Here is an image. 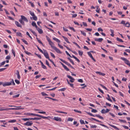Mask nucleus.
<instances>
[{
    "label": "nucleus",
    "mask_w": 130,
    "mask_h": 130,
    "mask_svg": "<svg viewBox=\"0 0 130 130\" xmlns=\"http://www.w3.org/2000/svg\"><path fill=\"white\" fill-rule=\"evenodd\" d=\"M130 26V24L128 22H127L125 24L126 26L127 27H129Z\"/></svg>",
    "instance_id": "40"
},
{
    "label": "nucleus",
    "mask_w": 130,
    "mask_h": 130,
    "mask_svg": "<svg viewBox=\"0 0 130 130\" xmlns=\"http://www.w3.org/2000/svg\"><path fill=\"white\" fill-rule=\"evenodd\" d=\"M23 42H24L25 44L28 45V43L24 39H21Z\"/></svg>",
    "instance_id": "26"
},
{
    "label": "nucleus",
    "mask_w": 130,
    "mask_h": 130,
    "mask_svg": "<svg viewBox=\"0 0 130 130\" xmlns=\"http://www.w3.org/2000/svg\"><path fill=\"white\" fill-rule=\"evenodd\" d=\"M66 89V88H63L60 89L58 90V91H64Z\"/></svg>",
    "instance_id": "32"
},
{
    "label": "nucleus",
    "mask_w": 130,
    "mask_h": 130,
    "mask_svg": "<svg viewBox=\"0 0 130 130\" xmlns=\"http://www.w3.org/2000/svg\"><path fill=\"white\" fill-rule=\"evenodd\" d=\"M38 113H42L43 114H45L46 112L45 111H39L38 112Z\"/></svg>",
    "instance_id": "58"
},
{
    "label": "nucleus",
    "mask_w": 130,
    "mask_h": 130,
    "mask_svg": "<svg viewBox=\"0 0 130 130\" xmlns=\"http://www.w3.org/2000/svg\"><path fill=\"white\" fill-rule=\"evenodd\" d=\"M41 66L42 68L44 69H46L47 68L45 66L44 64L43 63L41 64Z\"/></svg>",
    "instance_id": "23"
},
{
    "label": "nucleus",
    "mask_w": 130,
    "mask_h": 130,
    "mask_svg": "<svg viewBox=\"0 0 130 130\" xmlns=\"http://www.w3.org/2000/svg\"><path fill=\"white\" fill-rule=\"evenodd\" d=\"M27 115H32L34 116H37L38 117L39 115L37 114H34L33 113H27Z\"/></svg>",
    "instance_id": "10"
},
{
    "label": "nucleus",
    "mask_w": 130,
    "mask_h": 130,
    "mask_svg": "<svg viewBox=\"0 0 130 130\" xmlns=\"http://www.w3.org/2000/svg\"><path fill=\"white\" fill-rule=\"evenodd\" d=\"M98 31H103V30L101 27L98 28Z\"/></svg>",
    "instance_id": "55"
},
{
    "label": "nucleus",
    "mask_w": 130,
    "mask_h": 130,
    "mask_svg": "<svg viewBox=\"0 0 130 130\" xmlns=\"http://www.w3.org/2000/svg\"><path fill=\"white\" fill-rule=\"evenodd\" d=\"M54 119L57 121L61 122L62 121L61 118L58 117H54Z\"/></svg>",
    "instance_id": "6"
},
{
    "label": "nucleus",
    "mask_w": 130,
    "mask_h": 130,
    "mask_svg": "<svg viewBox=\"0 0 130 130\" xmlns=\"http://www.w3.org/2000/svg\"><path fill=\"white\" fill-rule=\"evenodd\" d=\"M51 55V56L54 58H55V56L53 54V53H52L51 52L50 53Z\"/></svg>",
    "instance_id": "51"
},
{
    "label": "nucleus",
    "mask_w": 130,
    "mask_h": 130,
    "mask_svg": "<svg viewBox=\"0 0 130 130\" xmlns=\"http://www.w3.org/2000/svg\"><path fill=\"white\" fill-rule=\"evenodd\" d=\"M103 40V39L102 38H99L98 39V41L99 42H101Z\"/></svg>",
    "instance_id": "44"
},
{
    "label": "nucleus",
    "mask_w": 130,
    "mask_h": 130,
    "mask_svg": "<svg viewBox=\"0 0 130 130\" xmlns=\"http://www.w3.org/2000/svg\"><path fill=\"white\" fill-rule=\"evenodd\" d=\"M119 120L120 121V122H123L124 123H126V121L125 120H121V119H119Z\"/></svg>",
    "instance_id": "47"
},
{
    "label": "nucleus",
    "mask_w": 130,
    "mask_h": 130,
    "mask_svg": "<svg viewBox=\"0 0 130 130\" xmlns=\"http://www.w3.org/2000/svg\"><path fill=\"white\" fill-rule=\"evenodd\" d=\"M44 54V56H45V57L47 59H49V55L47 53V52L45 51V52H43V53Z\"/></svg>",
    "instance_id": "7"
},
{
    "label": "nucleus",
    "mask_w": 130,
    "mask_h": 130,
    "mask_svg": "<svg viewBox=\"0 0 130 130\" xmlns=\"http://www.w3.org/2000/svg\"><path fill=\"white\" fill-rule=\"evenodd\" d=\"M99 10L100 9H99V7H98L97 8H96V12L98 13H99Z\"/></svg>",
    "instance_id": "60"
},
{
    "label": "nucleus",
    "mask_w": 130,
    "mask_h": 130,
    "mask_svg": "<svg viewBox=\"0 0 130 130\" xmlns=\"http://www.w3.org/2000/svg\"><path fill=\"white\" fill-rule=\"evenodd\" d=\"M63 67L67 71H68L69 70V69L65 65H64Z\"/></svg>",
    "instance_id": "30"
},
{
    "label": "nucleus",
    "mask_w": 130,
    "mask_h": 130,
    "mask_svg": "<svg viewBox=\"0 0 130 130\" xmlns=\"http://www.w3.org/2000/svg\"><path fill=\"white\" fill-rule=\"evenodd\" d=\"M17 36L22 37V35L21 33L17 32L16 33Z\"/></svg>",
    "instance_id": "24"
},
{
    "label": "nucleus",
    "mask_w": 130,
    "mask_h": 130,
    "mask_svg": "<svg viewBox=\"0 0 130 130\" xmlns=\"http://www.w3.org/2000/svg\"><path fill=\"white\" fill-rule=\"evenodd\" d=\"M78 81L79 82H80V83H83V80L82 79H78Z\"/></svg>",
    "instance_id": "59"
},
{
    "label": "nucleus",
    "mask_w": 130,
    "mask_h": 130,
    "mask_svg": "<svg viewBox=\"0 0 130 130\" xmlns=\"http://www.w3.org/2000/svg\"><path fill=\"white\" fill-rule=\"evenodd\" d=\"M15 83L17 84H19L20 83V82L19 80H15Z\"/></svg>",
    "instance_id": "54"
},
{
    "label": "nucleus",
    "mask_w": 130,
    "mask_h": 130,
    "mask_svg": "<svg viewBox=\"0 0 130 130\" xmlns=\"http://www.w3.org/2000/svg\"><path fill=\"white\" fill-rule=\"evenodd\" d=\"M56 52L58 53L61 54L62 53V52L60 51L56 47L54 49Z\"/></svg>",
    "instance_id": "11"
},
{
    "label": "nucleus",
    "mask_w": 130,
    "mask_h": 130,
    "mask_svg": "<svg viewBox=\"0 0 130 130\" xmlns=\"http://www.w3.org/2000/svg\"><path fill=\"white\" fill-rule=\"evenodd\" d=\"M73 120V119L72 118H69L67 120L68 121H72Z\"/></svg>",
    "instance_id": "45"
},
{
    "label": "nucleus",
    "mask_w": 130,
    "mask_h": 130,
    "mask_svg": "<svg viewBox=\"0 0 130 130\" xmlns=\"http://www.w3.org/2000/svg\"><path fill=\"white\" fill-rule=\"evenodd\" d=\"M53 39L55 41H56L58 43H60V41L57 38H53Z\"/></svg>",
    "instance_id": "19"
},
{
    "label": "nucleus",
    "mask_w": 130,
    "mask_h": 130,
    "mask_svg": "<svg viewBox=\"0 0 130 130\" xmlns=\"http://www.w3.org/2000/svg\"><path fill=\"white\" fill-rule=\"evenodd\" d=\"M95 116L99 118H100L101 119H104V118H103V117H102L101 116L99 115H95Z\"/></svg>",
    "instance_id": "21"
},
{
    "label": "nucleus",
    "mask_w": 130,
    "mask_h": 130,
    "mask_svg": "<svg viewBox=\"0 0 130 130\" xmlns=\"http://www.w3.org/2000/svg\"><path fill=\"white\" fill-rule=\"evenodd\" d=\"M24 108H9V109H9V110H19V109H23Z\"/></svg>",
    "instance_id": "12"
},
{
    "label": "nucleus",
    "mask_w": 130,
    "mask_h": 130,
    "mask_svg": "<svg viewBox=\"0 0 130 130\" xmlns=\"http://www.w3.org/2000/svg\"><path fill=\"white\" fill-rule=\"evenodd\" d=\"M46 39L49 43L50 42V41H51L50 38L48 37L47 36H46Z\"/></svg>",
    "instance_id": "35"
},
{
    "label": "nucleus",
    "mask_w": 130,
    "mask_h": 130,
    "mask_svg": "<svg viewBox=\"0 0 130 130\" xmlns=\"http://www.w3.org/2000/svg\"><path fill=\"white\" fill-rule=\"evenodd\" d=\"M20 95V94H18L16 95H14L13 96V98H16V97H19Z\"/></svg>",
    "instance_id": "52"
},
{
    "label": "nucleus",
    "mask_w": 130,
    "mask_h": 130,
    "mask_svg": "<svg viewBox=\"0 0 130 130\" xmlns=\"http://www.w3.org/2000/svg\"><path fill=\"white\" fill-rule=\"evenodd\" d=\"M41 119V118L35 117L34 118H22V119L24 120V121H29L31 120H39Z\"/></svg>",
    "instance_id": "1"
},
{
    "label": "nucleus",
    "mask_w": 130,
    "mask_h": 130,
    "mask_svg": "<svg viewBox=\"0 0 130 130\" xmlns=\"http://www.w3.org/2000/svg\"><path fill=\"white\" fill-rule=\"evenodd\" d=\"M78 54L80 56H82L83 55V52L80 51L79 50L78 51Z\"/></svg>",
    "instance_id": "20"
},
{
    "label": "nucleus",
    "mask_w": 130,
    "mask_h": 130,
    "mask_svg": "<svg viewBox=\"0 0 130 130\" xmlns=\"http://www.w3.org/2000/svg\"><path fill=\"white\" fill-rule=\"evenodd\" d=\"M96 73L97 74H99V75H102L103 76H104L105 75L104 73H102L100 72H96Z\"/></svg>",
    "instance_id": "17"
},
{
    "label": "nucleus",
    "mask_w": 130,
    "mask_h": 130,
    "mask_svg": "<svg viewBox=\"0 0 130 130\" xmlns=\"http://www.w3.org/2000/svg\"><path fill=\"white\" fill-rule=\"evenodd\" d=\"M65 64L68 66L70 67L71 68L73 69H74V68L68 62L66 61L65 63H64Z\"/></svg>",
    "instance_id": "13"
},
{
    "label": "nucleus",
    "mask_w": 130,
    "mask_h": 130,
    "mask_svg": "<svg viewBox=\"0 0 130 130\" xmlns=\"http://www.w3.org/2000/svg\"><path fill=\"white\" fill-rule=\"evenodd\" d=\"M62 37L64 39L65 41L68 43H70V42H69L68 40V39L67 38L64 37L63 36H62Z\"/></svg>",
    "instance_id": "15"
},
{
    "label": "nucleus",
    "mask_w": 130,
    "mask_h": 130,
    "mask_svg": "<svg viewBox=\"0 0 130 130\" xmlns=\"http://www.w3.org/2000/svg\"><path fill=\"white\" fill-rule=\"evenodd\" d=\"M29 3H30V4L31 5V6H32V7H34V5L33 3H32V2H29Z\"/></svg>",
    "instance_id": "62"
},
{
    "label": "nucleus",
    "mask_w": 130,
    "mask_h": 130,
    "mask_svg": "<svg viewBox=\"0 0 130 130\" xmlns=\"http://www.w3.org/2000/svg\"><path fill=\"white\" fill-rule=\"evenodd\" d=\"M100 85L102 86L103 88L105 89L106 90H107V88L105 86H104L102 84H100Z\"/></svg>",
    "instance_id": "48"
},
{
    "label": "nucleus",
    "mask_w": 130,
    "mask_h": 130,
    "mask_svg": "<svg viewBox=\"0 0 130 130\" xmlns=\"http://www.w3.org/2000/svg\"><path fill=\"white\" fill-rule=\"evenodd\" d=\"M106 111L104 109H103L101 111V112L102 113H106Z\"/></svg>",
    "instance_id": "31"
},
{
    "label": "nucleus",
    "mask_w": 130,
    "mask_h": 130,
    "mask_svg": "<svg viewBox=\"0 0 130 130\" xmlns=\"http://www.w3.org/2000/svg\"><path fill=\"white\" fill-rule=\"evenodd\" d=\"M16 121V120H9L8 121V122L9 123H14Z\"/></svg>",
    "instance_id": "28"
},
{
    "label": "nucleus",
    "mask_w": 130,
    "mask_h": 130,
    "mask_svg": "<svg viewBox=\"0 0 130 130\" xmlns=\"http://www.w3.org/2000/svg\"><path fill=\"white\" fill-rule=\"evenodd\" d=\"M15 23L18 27H20L21 28L22 27V25L20 24L17 21H15Z\"/></svg>",
    "instance_id": "9"
},
{
    "label": "nucleus",
    "mask_w": 130,
    "mask_h": 130,
    "mask_svg": "<svg viewBox=\"0 0 130 130\" xmlns=\"http://www.w3.org/2000/svg\"><path fill=\"white\" fill-rule=\"evenodd\" d=\"M121 59L124 61V62L130 67V63L129 61L124 57H121Z\"/></svg>",
    "instance_id": "2"
},
{
    "label": "nucleus",
    "mask_w": 130,
    "mask_h": 130,
    "mask_svg": "<svg viewBox=\"0 0 130 130\" xmlns=\"http://www.w3.org/2000/svg\"><path fill=\"white\" fill-rule=\"evenodd\" d=\"M86 29L87 31H91L92 30V29H90L89 28H86Z\"/></svg>",
    "instance_id": "61"
},
{
    "label": "nucleus",
    "mask_w": 130,
    "mask_h": 130,
    "mask_svg": "<svg viewBox=\"0 0 130 130\" xmlns=\"http://www.w3.org/2000/svg\"><path fill=\"white\" fill-rule=\"evenodd\" d=\"M67 77L68 78H69L71 79L72 80H75L73 78H72L71 76L70 75H67Z\"/></svg>",
    "instance_id": "27"
},
{
    "label": "nucleus",
    "mask_w": 130,
    "mask_h": 130,
    "mask_svg": "<svg viewBox=\"0 0 130 130\" xmlns=\"http://www.w3.org/2000/svg\"><path fill=\"white\" fill-rule=\"evenodd\" d=\"M26 34L31 39H32V38L30 36V35H29V33L28 32H27L26 33Z\"/></svg>",
    "instance_id": "53"
},
{
    "label": "nucleus",
    "mask_w": 130,
    "mask_h": 130,
    "mask_svg": "<svg viewBox=\"0 0 130 130\" xmlns=\"http://www.w3.org/2000/svg\"><path fill=\"white\" fill-rule=\"evenodd\" d=\"M31 25L33 26H34L36 28H37V27H38L37 26V25L36 24V23L34 22H33L32 23H31Z\"/></svg>",
    "instance_id": "16"
},
{
    "label": "nucleus",
    "mask_w": 130,
    "mask_h": 130,
    "mask_svg": "<svg viewBox=\"0 0 130 130\" xmlns=\"http://www.w3.org/2000/svg\"><path fill=\"white\" fill-rule=\"evenodd\" d=\"M86 112L89 115H90L91 116H93V117H94V116L93 115L92 113H90V112Z\"/></svg>",
    "instance_id": "41"
},
{
    "label": "nucleus",
    "mask_w": 130,
    "mask_h": 130,
    "mask_svg": "<svg viewBox=\"0 0 130 130\" xmlns=\"http://www.w3.org/2000/svg\"><path fill=\"white\" fill-rule=\"evenodd\" d=\"M11 85V83L10 82H6L5 83H3V86L5 87L6 86H9Z\"/></svg>",
    "instance_id": "4"
},
{
    "label": "nucleus",
    "mask_w": 130,
    "mask_h": 130,
    "mask_svg": "<svg viewBox=\"0 0 130 130\" xmlns=\"http://www.w3.org/2000/svg\"><path fill=\"white\" fill-rule=\"evenodd\" d=\"M10 83H11V84L12 83V85H15V83L14 82L13 80V79H12V80L11 81Z\"/></svg>",
    "instance_id": "36"
},
{
    "label": "nucleus",
    "mask_w": 130,
    "mask_h": 130,
    "mask_svg": "<svg viewBox=\"0 0 130 130\" xmlns=\"http://www.w3.org/2000/svg\"><path fill=\"white\" fill-rule=\"evenodd\" d=\"M38 42L40 44H41L42 46H44V45H43V43H42L41 42V41H40V40H38Z\"/></svg>",
    "instance_id": "56"
},
{
    "label": "nucleus",
    "mask_w": 130,
    "mask_h": 130,
    "mask_svg": "<svg viewBox=\"0 0 130 130\" xmlns=\"http://www.w3.org/2000/svg\"><path fill=\"white\" fill-rule=\"evenodd\" d=\"M24 52L26 54L29 55H30L31 54L30 52H28L26 51H25Z\"/></svg>",
    "instance_id": "34"
},
{
    "label": "nucleus",
    "mask_w": 130,
    "mask_h": 130,
    "mask_svg": "<svg viewBox=\"0 0 130 130\" xmlns=\"http://www.w3.org/2000/svg\"><path fill=\"white\" fill-rule=\"evenodd\" d=\"M87 53H88V55H89V56L91 58V57H93V56H92V54H91V53L90 52H88Z\"/></svg>",
    "instance_id": "37"
},
{
    "label": "nucleus",
    "mask_w": 130,
    "mask_h": 130,
    "mask_svg": "<svg viewBox=\"0 0 130 130\" xmlns=\"http://www.w3.org/2000/svg\"><path fill=\"white\" fill-rule=\"evenodd\" d=\"M90 127L92 128H96L97 126L95 125H91L90 126Z\"/></svg>",
    "instance_id": "46"
},
{
    "label": "nucleus",
    "mask_w": 130,
    "mask_h": 130,
    "mask_svg": "<svg viewBox=\"0 0 130 130\" xmlns=\"http://www.w3.org/2000/svg\"><path fill=\"white\" fill-rule=\"evenodd\" d=\"M36 29L39 34H42L43 33V31L42 29L40 28L39 27H37Z\"/></svg>",
    "instance_id": "8"
},
{
    "label": "nucleus",
    "mask_w": 130,
    "mask_h": 130,
    "mask_svg": "<svg viewBox=\"0 0 130 130\" xmlns=\"http://www.w3.org/2000/svg\"><path fill=\"white\" fill-rule=\"evenodd\" d=\"M32 18L34 20L36 21L37 20V18L35 15L32 17Z\"/></svg>",
    "instance_id": "29"
},
{
    "label": "nucleus",
    "mask_w": 130,
    "mask_h": 130,
    "mask_svg": "<svg viewBox=\"0 0 130 130\" xmlns=\"http://www.w3.org/2000/svg\"><path fill=\"white\" fill-rule=\"evenodd\" d=\"M109 125L111 126V127H112L113 128H114L115 129H117L119 130V129L116 126H114L113 125H111V124H109Z\"/></svg>",
    "instance_id": "22"
},
{
    "label": "nucleus",
    "mask_w": 130,
    "mask_h": 130,
    "mask_svg": "<svg viewBox=\"0 0 130 130\" xmlns=\"http://www.w3.org/2000/svg\"><path fill=\"white\" fill-rule=\"evenodd\" d=\"M21 19L23 20L24 21L26 22H28V20L24 16L21 15Z\"/></svg>",
    "instance_id": "5"
},
{
    "label": "nucleus",
    "mask_w": 130,
    "mask_h": 130,
    "mask_svg": "<svg viewBox=\"0 0 130 130\" xmlns=\"http://www.w3.org/2000/svg\"><path fill=\"white\" fill-rule=\"evenodd\" d=\"M69 27L70 29L73 30L74 32L75 31V30L74 29L73 27Z\"/></svg>",
    "instance_id": "49"
},
{
    "label": "nucleus",
    "mask_w": 130,
    "mask_h": 130,
    "mask_svg": "<svg viewBox=\"0 0 130 130\" xmlns=\"http://www.w3.org/2000/svg\"><path fill=\"white\" fill-rule=\"evenodd\" d=\"M33 124L32 121H27L24 124V125L27 126H31Z\"/></svg>",
    "instance_id": "3"
},
{
    "label": "nucleus",
    "mask_w": 130,
    "mask_h": 130,
    "mask_svg": "<svg viewBox=\"0 0 130 130\" xmlns=\"http://www.w3.org/2000/svg\"><path fill=\"white\" fill-rule=\"evenodd\" d=\"M80 85L81 86H84V87H83L81 88L82 89H84L85 88L87 87L86 85H85V84H80Z\"/></svg>",
    "instance_id": "25"
},
{
    "label": "nucleus",
    "mask_w": 130,
    "mask_h": 130,
    "mask_svg": "<svg viewBox=\"0 0 130 130\" xmlns=\"http://www.w3.org/2000/svg\"><path fill=\"white\" fill-rule=\"evenodd\" d=\"M80 122L82 124H85V123L84 122V120H83L82 119H80Z\"/></svg>",
    "instance_id": "38"
},
{
    "label": "nucleus",
    "mask_w": 130,
    "mask_h": 130,
    "mask_svg": "<svg viewBox=\"0 0 130 130\" xmlns=\"http://www.w3.org/2000/svg\"><path fill=\"white\" fill-rule=\"evenodd\" d=\"M80 32L83 35H84V36H86V33L84 32L83 31H80Z\"/></svg>",
    "instance_id": "42"
},
{
    "label": "nucleus",
    "mask_w": 130,
    "mask_h": 130,
    "mask_svg": "<svg viewBox=\"0 0 130 130\" xmlns=\"http://www.w3.org/2000/svg\"><path fill=\"white\" fill-rule=\"evenodd\" d=\"M38 113H42L43 114H45L46 112L45 111H39L38 112Z\"/></svg>",
    "instance_id": "57"
},
{
    "label": "nucleus",
    "mask_w": 130,
    "mask_h": 130,
    "mask_svg": "<svg viewBox=\"0 0 130 130\" xmlns=\"http://www.w3.org/2000/svg\"><path fill=\"white\" fill-rule=\"evenodd\" d=\"M10 58V56H8L6 58V59H9Z\"/></svg>",
    "instance_id": "63"
},
{
    "label": "nucleus",
    "mask_w": 130,
    "mask_h": 130,
    "mask_svg": "<svg viewBox=\"0 0 130 130\" xmlns=\"http://www.w3.org/2000/svg\"><path fill=\"white\" fill-rule=\"evenodd\" d=\"M91 112H93L95 113L97 112V111L96 109H92L91 110Z\"/></svg>",
    "instance_id": "50"
},
{
    "label": "nucleus",
    "mask_w": 130,
    "mask_h": 130,
    "mask_svg": "<svg viewBox=\"0 0 130 130\" xmlns=\"http://www.w3.org/2000/svg\"><path fill=\"white\" fill-rule=\"evenodd\" d=\"M29 12L31 16H33L35 15L34 13L33 12H32L31 11H29Z\"/></svg>",
    "instance_id": "33"
},
{
    "label": "nucleus",
    "mask_w": 130,
    "mask_h": 130,
    "mask_svg": "<svg viewBox=\"0 0 130 130\" xmlns=\"http://www.w3.org/2000/svg\"><path fill=\"white\" fill-rule=\"evenodd\" d=\"M41 94L43 96H47V95H48L47 94L45 93H44V92H41Z\"/></svg>",
    "instance_id": "43"
},
{
    "label": "nucleus",
    "mask_w": 130,
    "mask_h": 130,
    "mask_svg": "<svg viewBox=\"0 0 130 130\" xmlns=\"http://www.w3.org/2000/svg\"><path fill=\"white\" fill-rule=\"evenodd\" d=\"M117 40L118 41L120 42H123V41L121 39L117 37L116 38Z\"/></svg>",
    "instance_id": "18"
},
{
    "label": "nucleus",
    "mask_w": 130,
    "mask_h": 130,
    "mask_svg": "<svg viewBox=\"0 0 130 130\" xmlns=\"http://www.w3.org/2000/svg\"><path fill=\"white\" fill-rule=\"evenodd\" d=\"M46 63L50 68H51V66H50L48 61L47 60L45 61Z\"/></svg>",
    "instance_id": "39"
},
{
    "label": "nucleus",
    "mask_w": 130,
    "mask_h": 130,
    "mask_svg": "<svg viewBox=\"0 0 130 130\" xmlns=\"http://www.w3.org/2000/svg\"><path fill=\"white\" fill-rule=\"evenodd\" d=\"M38 117H39L41 118H42L44 119H48V118H50V117H44L43 116L41 115H38Z\"/></svg>",
    "instance_id": "14"
},
{
    "label": "nucleus",
    "mask_w": 130,
    "mask_h": 130,
    "mask_svg": "<svg viewBox=\"0 0 130 130\" xmlns=\"http://www.w3.org/2000/svg\"><path fill=\"white\" fill-rule=\"evenodd\" d=\"M83 25L85 26H87V23L86 22H83Z\"/></svg>",
    "instance_id": "64"
}]
</instances>
